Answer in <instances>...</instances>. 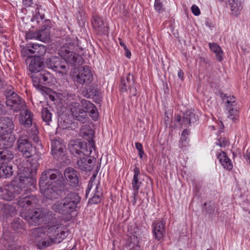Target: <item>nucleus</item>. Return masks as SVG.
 <instances>
[{"label": "nucleus", "mask_w": 250, "mask_h": 250, "mask_svg": "<svg viewBox=\"0 0 250 250\" xmlns=\"http://www.w3.org/2000/svg\"><path fill=\"white\" fill-rule=\"evenodd\" d=\"M87 135L88 143L78 140H71L68 144V148L71 154L79 158L77 161V167L85 171L91 170L96 162V158L90 156L92 152V148H95L93 139L94 131L92 129L89 130Z\"/></svg>", "instance_id": "nucleus-1"}, {"label": "nucleus", "mask_w": 250, "mask_h": 250, "mask_svg": "<svg viewBox=\"0 0 250 250\" xmlns=\"http://www.w3.org/2000/svg\"><path fill=\"white\" fill-rule=\"evenodd\" d=\"M37 197L33 195H22L19 197L18 205L21 208V212L23 214L25 219L31 225L40 224L42 222H49L53 218L51 211L47 210L33 211L30 209L31 207L37 204Z\"/></svg>", "instance_id": "nucleus-2"}, {"label": "nucleus", "mask_w": 250, "mask_h": 250, "mask_svg": "<svg viewBox=\"0 0 250 250\" xmlns=\"http://www.w3.org/2000/svg\"><path fill=\"white\" fill-rule=\"evenodd\" d=\"M81 200L78 194L71 192L63 199L57 201L52 206V208L56 212L63 215H67L76 210L77 205Z\"/></svg>", "instance_id": "nucleus-3"}, {"label": "nucleus", "mask_w": 250, "mask_h": 250, "mask_svg": "<svg viewBox=\"0 0 250 250\" xmlns=\"http://www.w3.org/2000/svg\"><path fill=\"white\" fill-rule=\"evenodd\" d=\"M40 181L66 190L67 182L64 179L63 174L59 169H46L42 173Z\"/></svg>", "instance_id": "nucleus-4"}, {"label": "nucleus", "mask_w": 250, "mask_h": 250, "mask_svg": "<svg viewBox=\"0 0 250 250\" xmlns=\"http://www.w3.org/2000/svg\"><path fill=\"white\" fill-rule=\"evenodd\" d=\"M72 77L74 82L80 85H88L93 80L91 69L87 65L74 68Z\"/></svg>", "instance_id": "nucleus-5"}, {"label": "nucleus", "mask_w": 250, "mask_h": 250, "mask_svg": "<svg viewBox=\"0 0 250 250\" xmlns=\"http://www.w3.org/2000/svg\"><path fill=\"white\" fill-rule=\"evenodd\" d=\"M31 236L37 243L40 249H43L51 245L52 240H49L47 232V227H39L32 229Z\"/></svg>", "instance_id": "nucleus-6"}, {"label": "nucleus", "mask_w": 250, "mask_h": 250, "mask_svg": "<svg viewBox=\"0 0 250 250\" xmlns=\"http://www.w3.org/2000/svg\"><path fill=\"white\" fill-rule=\"evenodd\" d=\"M47 232L49 240H52L51 245L59 243L66 237L67 228L62 224H57L47 228Z\"/></svg>", "instance_id": "nucleus-7"}, {"label": "nucleus", "mask_w": 250, "mask_h": 250, "mask_svg": "<svg viewBox=\"0 0 250 250\" xmlns=\"http://www.w3.org/2000/svg\"><path fill=\"white\" fill-rule=\"evenodd\" d=\"M31 77L32 79L33 84L40 90L47 93L50 89L42 84L49 83L53 75L47 71H42L40 73H33Z\"/></svg>", "instance_id": "nucleus-8"}, {"label": "nucleus", "mask_w": 250, "mask_h": 250, "mask_svg": "<svg viewBox=\"0 0 250 250\" xmlns=\"http://www.w3.org/2000/svg\"><path fill=\"white\" fill-rule=\"evenodd\" d=\"M137 84L135 83L133 76L130 73L127 74L121 79L120 89L121 92H128L131 99L135 98L138 94Z\"/></svg>", "instance_id": "nucleus-9"}, {"label": "nucleus", "mask_w": 250, "mask_h": 250, "mask_svg": "<svg viewBox=\"0 0 250 250\" xmlns=\"http://www.w3.org/2000/svg\"><path fill=\"white\" fill-rule=\"evenodd\" d=\"M39 186L44 197L50 200L58 198L62 192H64L66 190L40 181H39Z\"/></svg>", "instance_id": "nucleus-10"}, {"label": "nucleus", "mask_w": 250, "mask_h": 250, "mask_svg": "<svg viewBox=\"0 0 250 250\" xmlns=\"http://www.w3.org/2000/svg\"><path fill=\"white\" fill-rule=\"evenodd\" d=\"M45 64L48 68L62 74H66L69 70L68 65L60 57L52 56L47 58Z\"/></svg>", "instance_id": "nucleus-11"}, {"label": "nucleus", "mask_w": 250, "mask_h": 250, "mask_svg": "<svg viewBox=\"0 0 250 250\" xmlns=\"http://www.w3.org/2000/svg\"><path fill=\"white\" fill-rule=\"evenodd\" d=\"M39 165V164L37 159H32L29 163V166L26 167H22V169H21V173L19 178L21 179H28V181H30V180H32L33 186H34L36 182V175Z\"/></svg>", "instance_id": "nucleus-12"}, {"label": "nucleus", "mask_w": 250, "mask_h": 250, "mask_svg": "<svg viewBox=\"0 0 250 250\" xmlns=\"http://www.w3.org/2000/svg\"><path fill=\"white\" fill-rule=\"evenodd\" d=\"M18 149L26 158H30L35 153V149L27 135H21L17 143Z\"/></svg>", "instance_id": "nucleus-13"}, {"label": "nucleus", "mask_w": 250, "mask_h": 250, "mask_svg": "<svg viewBox=\"0 0 250 250\" xmlns=\"http://www.w3.org/2000/svg\"><path fill=\"white\" fill-rule=\"evenodd\" d=\"M32 180L28 181V179H17L11 182L10 185V189L13 190L15 195L26 194L31 186H33Z\"/></svg>", "instance_id": "nucleus-14"}, {"label": "nucleus", "mask_w": 250, "mask_h": 250, "mask_svg": "<svg viewBox=\"0 0 250 250\" xmlns=\"http://www.w3.org/2000/svg\"><path fill=\"white\" fill-rule=\"evenodd\" d=\"M46 50V46L33 43L24 47L21 50V54L27 57H41L45 53Z\"/></svg>", "instance_id": "nucleus-15"}, {"label": "nucleus", "mask_w": 250, "mask_h": 250, "mask_svg": "<svg viewBox=\"0 0 250 250\" xmlns=\"http://www.w3.org/2000/svg\"><path fill=\"white\" fill-rule=\"evenodd\" d=\"M59 54L67 65H80L83 62L82 57L73 51L65 50L64 48L60 49Z\"/></svg>", "instance_id": "nucleus-16"}, {"label": "nucleus", "mask_w": 250, "mask_h": 250, "mask_svg": "<svg viewBox=\"0 0 250 250\" xmlns=\"http://www.w3.org/2000/svg\"><path fill=\"white\" fill-rule=\"evenodd\" d=\"M51 146L52 154L54 158L61 161L65 157V146L61 139L52 140Z\"/></svg>", "instance_id": "nucleus-17"}, {"label": "nucleus", "mask_w": 250, "mask_h": 250, "mask_svg": "<svg viewBox=\"0 0 250 250\" xmlns=\"http://www.w3.org/2000/svg\"><path fill=\"white\" fill-rule=\"evenodd\" d=\"M27 39H36L43 42H48L50 39V31L45 28L39 30L37 32L30 31L26 35Z\"/></svg>", "instance_id": "nucleus-18"}, {"label": "nucleus", "mask_w": 250, "mask_h": 250, "mask_svg": "<svg viewBox=\"0 0 250 250\" xmlns=\"http://www.w3.org/2000/svg\"><path fill=\"white\" fill-rule=\"evenodd\" d=\"M71 114L73 118L82 123L86 122V111L82 109L78 103H72L69 105Z\"/></svg>", "instance_id": "nucleus-19"}, {"label": "nucleus", "mask_w": 250, "mask_h": 250, "mask_svg": "<svg viewBox=\"0 0 250 250\" xmlns=\"http://www.w3.org/2000/svg\"><path fill=\"white\" fill-rule=\"evenodd\" d=\"M14 126L12 118H1L0 119V135L11 133L14 129Z\"/></svg>", "instance_id": "nucleus-20"}, {"label": "nucleus", "mask_w": 250, "mask_h": 250, "mask_svg": "<svg viewBox=\"0 0 250 250\" xmlns=\"http://www.w3.org/2000/svg\"><path fill=\"white\" fill-rule=\"evenodd\" d=\"M92 24L93 29L99 34H106L107 33V27L104 25L103 20L98 15L93 16Z\"/></svg>", "instance_id": "nucleus-21"}, {"label": "nucleus", "mask_w": 250, "mask_h": 250, "mask_svg": "<svg viewBox=\"0 0 250 250\" xmlns=\"http://www.w3.org/2000/svg\"><path fill=\"white\" fill-rule=\"evenodd\" d=\"M65 49V50L73 51L76 50L80 52L83 50V45L82 44L81 42L76 38L74 39L68 38L65 40V42L60 49Z\"/></svg>", "instance_id": "nucleus-22"}, {"label": "nucleus", "mask_w": 250, "mask_h": 250, "mask_svg": "<svg viewBox=\"0 0 250 250\" xmlns=\"http://www.w3.org/2000/svg\"><path fill=\"white\" fill-rule=\"evenodd\" d=\"M63 174L66 181H69L71 186L75 187L78 185L79 182L78 172L76 170L72 167H67Z\"/></svg>", "instance_id": "nucleus-23"}, {"label": "nucleus", "mask_w": 250, "mask_h": 250, "mask_svg": "<svg viewBox=\"0 0 250 250\" xmlns=\"http://www.w3.org/2000/svg\"><path fill=\"white\" fill-rule=\"evenodd\" d=\"M15 96L12 99L6 100V104L8 106L15 111H19L26 106L24 101L18 95H14Z\"/></svg>", "instance_id": "nucleus-24"}, {"label": "nucleus", "mask_w": 250, "mask_h": 250, "mask_svg": "<svg viewBox=\"0 0 250 250\" xmlns=\"http://www.w3.org/2000/svg\"><path fill=\"white\" fill-rule=\"evenodd\" d=\"M20 111L19 122L20 124L25 127H30L32 124L33 114L32 112L27 109V106Z\"/></svg>", "instance_id": "nucleus-25"}, {"label": "nucleus", "mask_w": 250, "mask_h": 250, "mask_svg": "<svg viewBox=\"0 0 250 250\" xmlns=\"http://www.w3.org/2000/svg\"><path fill=\"white\" fill-rule=\"evenodd\" d=\"M44 63L41 57H34L29 65V69L31 73H40L43 70Z\"/></svg>", "instance_id": "nucleus-26"}, {"label": "nucleus", "mask_w": 250, "mask_h": 250, "mask_svg": "<svg viewBox=\"0 0 250 250\" xmlns=\"http://www.w3.org/2000/svg\"><path fill=\"white\" fill-rule=\"evenodd\" d=\"M153 232L156 239L161 240L165 232V224L163 221H157L153 223Z\"/></svg>", "instance_id": "nucleus-27"}, {"label": "nucleus", "mask_w": 250, "mask_h": 250, "mask_svg": "<svg viewBox=\"0 0 250 250\" xmlns=\"http://www.w3.org/2000/svg\"><path fill=\"white\" fill-rule=\"evenodd\" d=\"M198 119V116L191 110L186 111L183 116L181 125H187L191 123L195 122Z\"/></svg>", "instance_id": "nucleus-28"}, {"label": "nucleus", "mask_w": 250, "mask_h": 250, "mask_svg": "<svg viewBox=\"0 0 250 250\" xmlns=\"http://www.w3.org/2000/svg\"><path fill=\"white\" fill-rule=\"evenodd\" d=\"M244 2V0H229L230 9L233 15L239 14L243 8Z\"/></svg>", "instance_id": "nucleus-29"}, {"label": "nucleus", "mask_w": 250, "mask_h": 250, "mask_svg": "<svg viewBox=\"0 0 250 250\" xmlns=\"http://www.w3.org/2000/svg\"><path fill=\"white\" fill-rule=\"evenodd\" d=\"M217 157L219 159V161L224 168L229 170L232 169V164L231 163L230 160L227 156L225 152L223 151L221 153L217 155Z\"/></svg>", "instance_id": "nucleus-30"}, {"label": "nucleus", "mask_w": 250, "mask_h": 250, "mask_svg": "<svg viewBox=\"0 0 250 250\" xmlns=\"http://www.w3.org/2000/svg\"><path fill=\"white\" fill-rule=\"evenodd\" d=\"M0 196L1 198L5 200L10 201L15 197V194L13 190L10 189V185L5 187L3 188H0Z\"/></svg>", "instance_id": "nucleus-31"}, {"label": "nucleus", "mask_w": 250, "mask_h": 250, "mask_svg": "<svg viewBox=\"0 0 250 250\" xmlns=\"http://www.w3.org/2000/svg\"><path fill=\"white\" fill-rule=\"evenodd\" d=\"M15 137L14 135H10L6 136L0 137V146L5 148L12 147L15 142Z\"/></svg>", "instance_id": "nucleus-32"}, {"label": "nucleus", "mask_w": 250, "mask_h": 250, "mask_svg": "<svg viewBox=\"0 0 250 250\" xmlns=\"http://www.w3.org/2000/svg\"><path fill=\"white\" fill-rule=\"evenodd\" d=\"M13 167L11 165L3 164L0 167V177L1 178H9L13 175Z\"/></svg>", "instance_id": "nucleus-33"}, {"label": "nucleus", "mask_w": 250, "mask_h": 250, "mask_svg": "<svg viewBox=\"0 0 250 250\" xmlns=\"http://www.w3.org/2000/svg\"><path fill=\"white\" fill-rule=\"evenodd\" d=\"M16 213V209L12 205L5 204L3 206L1 210V214L3 217H8L15 215Z\"/></svg>", "instance_id": "nucleus-34"}, {"label": "nucleus", "mask_w": 250, "mask_h": 250, "mask_svg": "<svg viewBox=\"0 0 250 250\" xmlns=\"http://www.w3.org/2000/svg\"><path fill=\"white\" fill-rule=\"evenodd\" d=\"M103 193L102 190L98 185H96L94 193L93 196L89 199V202L91 204H97L100 202Z\"/></svg>", "instance_id": "nucleus-35"}, {"label": "nucleus", "mask_w": 250, "mask_h": 250, "mask_svg": "<svg viewBox=\"0 0 250 250\" xmlns=\"http://www.w3.org/2000/svg\"><path fill=\"white\" fill-rule=\"evenodd\" d=\"M209 46L211 51L215 53L216 60L221 62L223 59V51H222L221 47L215 43H210L209 44Z\"/></svg>", "instance_id": "nucleus-36"}, {"label": "nucleus", "mask_w": 250, "mask_h": 250, "mask_svg": "<svg viewBox=\"0 0 250 250\" xmlns=\"http://www.w3.org/2000/svg\"><path fill=\"white\" fill-rule=\"evenodd\" d=\"M12 229L16 232H21L23 229V224L20 218H15L11 223Z\"/></svg>", "instance_id": "nucleus-37"}, {"label": "nucleus", "mask_w": 250, "mask_h": 250, "mask_svg": "<svg viewBox=\"0 0 250 250\" xmlns=\"http://www.w3.org/2000/svg\"><path fill=\"white\" fill-rule=\"evenodd\" d=\"M141 182L139 181L138 178L133 177L132 181V187L133 190V204H135L136 202V196L138 192V189L140 188Z\"/></svg>", "instance_id": "nucleus-38"}, {"label": "nucleus", "mask_w": 250, "mask_h": 250, "mask_svg": "<svg viewBox=\"0 0 250 250\" xmlns=\"http://www.w3.org/2000/svg\"><path fill=\"white\" fill-rule=\"evenodd\" d=\"M14 158V154L12 151L7 149L1 151V160L4 162H9Z\"/></svg>", "instance_id": "nucleus-39"}, {"label": "nucleus", "mask_w": 250, "mask_h": 250, "mask_svg": "<svg viewBox=\"0 0 250 250\" xmlns=\"http://www.w3.org/2000/svg\"><path fill=\"white\" fill-rule=\"evenodd\" d=\"M60 125L63 128H67L70 127L72 124V121L68 116L62 115L60 120L59 121Z\"/></svg>", "instance_id": "nucleus-40"}, {"label": "nucleus", "mask_w": 250, "mask_h": 250, "mask_svg": "<svg viewBox=\"0 0 250 250\" xmlns=\"http://www.w3.org/2000/svg\"><path fill=\"white\" fill-rule=\"evenodd\" d=\"M99 94V91L98 89L94 86L90 85L86 89L85 96L87 98L97 96Z\"/></svg>", "instance_id": "nucleus-41"}, {"label": "nucleus", "mask_w": 250, "mask_h": 250, "mask_svg": "<svg viewBox=\"0 0 250 250\" xmlns=\"http://www.w3.org/2000/svg\"><path fill=\"white\" fill-rule=\"evenodd\" d=\"M42 117L43 121L48 125L49 122L51 121L52 114L47 108H43L42 111Z\"/></svg>", "instance_id": "nucleus-42"}, {"label": "nucleus", "mask_w": 250, "mask_h": 250, "mask_svg": "<svg viewBox=\"0 0 250 250\" xmlns=\"http://www.w3.org/2000/svg\"><path fill=\"white\" fill-rule=\"evenodd\" d=\"M238 111L237 109L233 107L229 108L228 118L230 119L232 122H235L238 118Z\"/></svg>", "instance_id": "nucleus-43"}, {"label": "nucleus", "mask_w": 250, "mask_h": 250, "mask_svg": "<svg viewBox=\"0 0 250 250\" xmlns=\"http://www.w3.org/2000/svg\"><path fill=\"white\" fill-rule=\"evenodd\" d=\"M4 95L6 96V100H10L15 96L14 95H17L13 90L11 86L8 87L4 90Z\"/></svg>", "instance_id": "nucleus-44"}, {"label": "nucleus", "mask_w": 250, "mask_h": 250, "mask_svg": "<svg viewBox=\"0 0 250 250\" xmlns=\"http://www.w3.org/2000/svg\"><path fill=\"white\" fill-rule=\"evenodd\" d=\"M82 109L84 108L85 111H89V109H92L91 108H93V104L88 101L83 99L81 101Z\"/></svg>", "instance_id": "nucleus-45"}, {"label": "nucleus", "mask_w": 250, "mask_h": 250, "mask_svg": "<svg viewBox=\"0 0 250 250\" xmlns=\"http://www.w3.org/2000/svg\"><path fill=\"white\" fill-rule=\"evenodd\" d=\"M154 7L155 10L159 13H162L165 10L162 0H155Z\"/></svg>", "instance_id": "nucleus-46"}, {"label": "nucleus", "mask_w": 250, "mask_h": 250, "mask_svg": "<svg viewBox=\"0 0 250 250\" xmlns=\"http://www.w3.org/2000/svg\"><path fill=\"white\" fill-rule=\"evenodd\" d=\"M130 232L132 234V236H130V239L134 240L135 239H137L138 236L140 235L141 231L137 227H134L133 228H131L130 229Z\"/></svg>", "instance_id": "nucleus-47"}, {"label": "nucleus", "mask_w": 250, "mask_h": 250, "mask_svg": "<svg viewBox=\"0 0 250 250\" xmlns=\"http://www.w3.org/2000/svg\"><path fill=\"white\" fill-rule=\"evenodd\" d=\"M135 146L136 149L139 151V155L140 156V158H142L143 154H144V152L143 150V146L142 144L139 142H137L135 143Z\"/></svg>", "instance_id": "nucleus-48"}, {"label": "nucleus", "mask_w": 250, "mask_h": 250, "mask_svg": "<svg viewBox=\"0 0 250 250\" xmlns=\"http://www.w3.org/2000/svg\"><path fill=\"white\" fill-rule=\"evenodd\" d=\"M92 109H89V111H87V112H90L92 115V117L94 120H97L98 119L97 112L96 108L94 105H93V108H91Z\"/></svg>", "instance_id": "nucleus-49"}, {"label": "nucleus", "mask_w": 250, "mask_h": 250, "mask_svg": "<svg viewBox=\"0 0 250 250\" xmlns=\"http://www.w3.org/2000/svg\"><path fill=\"white\" fill-rule=\"evenodd\" d=\"M235 97L232 96L231 97H229V99L227 100V103L228 104V106L229 107H233L236 105V104L235 101Z\"/></svg>", "instance_id": "nucleus-50"}, {"label": "nucleus", "mask_w": 250, "mask_h": 250, "mask_svg": "<svg viewBox=\"0 0 250 250\" xmlns=\"http://www.w3.org/2000/svg\"><path fill=\"white\" fill-rule=\"evenodd\" d=\"M191 10L193 14L195 16H198L200 14V10L198 7L196 5H193L191 8Z\"/></svg>", "instance_id": "nucleus-51"}, {"label": "nucleus", "mask_w": 250, "mask_h": 250, "mask_svg": "<svg viewBox=\"0 0 250 250\" xmlns=\"http://www.w3.org/2000/svg\"><path fill=\"white\" fill-rule=\"evenodd\" d=\"M217 144H219L220 147H225L228 144V141L225 138H220L219 140V144L217 143Z\"/></svg>", "instance_id": "nucleus-52"}, {"label": "nucleus", "mask_w": 250, "mask_h": 250, "mask_svg": "<svg viewBox=\"0 0 250 250\" xmlns=\"http://www.w3.org/2000/svg\"><path fill=\"white\" fill-rule=\"evenodd\" d=\"M134 176L133 177L138 178V175L140 174V169L138 167H135L134 169Z\"/></svg>", "instance_id": "nucleus-53"}, {"label": "nucleus", "mask_w": 250, "mask_h": 250, "mask_svg": "<svg viewBox=\"0 0 250 250\" xmlns=\"http://www.w3.org/2000/svg\"><path fill=\"white\" fill-rule=\"evenodd\" d=\"M23 4L28 7L30 6L32 3V0H23Z\"/></svg>", "instance_id": "nucleus-54"}, {"label": "nucleus", "mask_w": 250, "mask_h": 250, "mask_svg": "<svg viewBox=\"0 0 250 250\" xmlns=\"http://www.w3.org/2000/svg\"><path fill=\"white\" fill-rule=\"evenodd\" d=\"M125 51V56L127 58H130V57H131V52L130 51L128 50V49L127 48H126L125 49H124Z\"/></svg>", "instance_id": "nucleus-55"}, {"label": "nucleus", "mask_w": 250, "mask_h": 250, "mask_svg": "<svg viewBox=\"0 0 250 250\" xmlns=\"http://www.w3.org/2000/svg\"><path fill=\"white\" fill-rule=\"evenodd\" d=\"M178 77L182 80H183L184 73L182 70H179L178 73Z\"/></svg>", "instance_id": "nucleus-56"}, {"label": "nucleus", "mask_w": 250, "mask_h": 250, "mask_svg": "<svg viewBox=\"0 0 250 250\" xmlns=\"http://www.w3.org/2000/svg\"><path fill=\"white\" fill-rule=\"evenodd\" d=\"M119 43L121 45V46H122L124 48V49H125L126 48H127L125 43L123 41V40L119 38Z\"/></svg>", "instance_id": "nucleus-57"}, {"label": "nucleus", "mask_w": 250, "mask_h": 250, "mask_svg": "<svg viewBox=\"0 0 250 250\" xmlns=\"http://www.w3.org/2000/svg\"><path fill=\"white\" fill-rule=\"evenodd\" d=\"M188 135V131L186 129L184 130L182 134V136L183 138H186V136Z\"/></svg>", "instance_id": "nucleus-58"}, {"label": "nucleus", "mask_w": 250, "mask_h": 250, "mask_svg": "<svg viewBox=\"0 0 250 250\" xmlns=\"http://www.w3.org/2000/svg\"><path fill=\"white\" fill-rule=\"evenodd\" d=\"M175 120L179 123H180L181 121V117L180 115L178 114L175 116Z\"/></svg>", "instance_id": "nucleus-59"}, {"label": "nucleus", "mask_w": 250, "mask_h": 250, "mask_svg": "<svg viewBox=\"0 0 250 250\" xmlns=\"http://www.w3.org/2000/svg\"><path fill=\"white\" fill-rule=\"evenodd\" d=\"M3 106L0 103V115H2L4 113Z\"/></svg>", "instance_id": "nucleus-60"}, {"label": "nucleus", "mask_w": 250, "mask_h": 250, "mask_svg": "<svg viewBox=\"0 0 250 250\" xmlns=\"http://www.w3.org/2000/svg\"><path fill=\"white\" fill-rule=\"evenodd\" d=\"M246 159L250 164V153H247L246 154Z\"/></svg>", "instance_id": "nucleus-61"}, {"label": "nucleus", "mask_w": 250, "mask_h": 250, "mask_svg": "<svg viewBox=\"0 0 250 250\" xmlns=\"http://www.w3.org/2000/svg\"><path fill=\"white\" fill-rule=\"evenodd\" d=\"M129 250H140L139 247L136 246L135 247H133L132 249H131Z\"/></svg>", "instance_id": "nucleus-62"}, {"label": "nucleus", "mask_w": 250, "mask_h": 250, "mask_svg": "<svg viewBox=\"0 0 250 250\" xmlns=\"http://www.w3.org/2000/svg\"><path fill=\"white\" fill-rule=\"evenodd\" d=\"M33 139L36 142H38V141H39L38 137L37 136H36V135L33 137Z\"/></svg>", "instance_id": "nucleus-63"}, {"label": "nucleus", "mask_w": 250, "mask_h": 250, "mask_svg": "<svg viewBox=\"0 0 250 250\" xmlns=\"http://www.w3.org/2000/svg\"><path fill=\"white\" fill-rule=\"evenodd\" d=\"M165 121H166V123H167V122H169V118L167 116L166 117H165Z\"/></svg>", "instance_id": "nucleus-64"}]
</instances>
